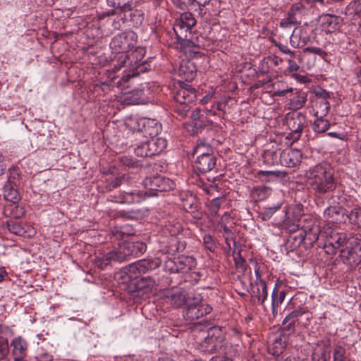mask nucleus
<instances>
[{"mask_svg": "<svg viewBox=\"0 0 361 361\" xmlns=\"http://www.w3.org/2000/svg\"><path fill=\"white\" fill-rule=\"evenodd\" d=\"M330 128V121L326 116L315 117L312 123V129L316 133H324Z\"/></svg>", "mask_w": 361, "mask_h": 361, "instance_id": "obj_36", "label": "nucleus"}, {"mask_svg": "<svg viewBox=\"0 0 361 361\" xmlns=\"http://www.w3.org/2000/svg\"><path fill=\"white\" fill-rule=\"evenodd\" d=\"M277 283L271 294V306L274 311L279 305H281L285 300L286 292V290L279 291L278 293Z\"/></svg>", "mask_w": 361, "mask_h": 361, "instance_id": "obj_41", "label": "nucleus"}, {"mask_svg": "<svg viewBox=\"0 0 361 361\" xmlns=\"http://www.w3.org/2000/svg\"><path fill=\"white\" fill-rule=\"evenodd\" d=\"M178 75L185 81H192L196 76V66L190 61H182Z\"/></svg>", "mask_w": 361, "mask_h": 361, "instance_id": "obj_25", "label": "nucleus"}, {"mask_svg": "<svg viewBox=\"0 0 361 361\" xmlns=\"http://www.w3.org/2000/svg\"><path fill=\"white\" fill-rule=\"evenodd\" d=\"M195 292L188 293L183 289H176L169 291L166 296L165 300L174 307H180L183 305H187L189 297Z\"/></svg>", "mask_w": 361, "mask_h": 361, "instance_id": "obj_13", "label": "nucleus"}, {"mask_svg": "<svg viewBox=\"0 0 361 361\" xmlns=\"http://www.w3.org/2000/svg\"><path fill=\"white\" fill-rule=\"evenodd\" d=\"M352 249L356 250L361 253V234L358 233L350 236L348 240V245Z\"/></svg>", "mask_w": 361, "mask_h": 361, "instance_id": "obj_50", "label": "nucleus"}, {"mask_svg": "<svg viewBox=\"0 0 361 361\" xmlns=\"http://www.w3.org/2000/svg\"><path fill=\"white\" fill-rule=\"evenodd\" d=\"M203 243L205 247L209 251H214L216 245L213 237L210 235H204L203 237Z\"/></svg>", "mask_w": 361, "mask_h": 361, "instance_id": "obj_58", "label": "nucleus"}, {"mask_svg": "<svg viewBox=\"0 0 361 361\" xmlns=\"http://www.w3.org/2000/svg\"><path fill=\"white\" fill-rule=\"evenodd\" d=\"M226 341L221 330L211 329L208 336L200 343V347L202 352L213 353L224 348Z\"/></svg>", "mask_w": 361, "mask_h": 361, "instance_id": "obj_4", "label": "nucleus"}, {"mask_svg": "<svg viewBox=\"0 0 361 361\" xmlns=\"http://www.w3.org/2000/svg\"><path fill=\"white\" fill-rule=\"evenodd\" d=\"M252 297L257 299L258 304L264 305L268 297L267 286L264 281L255 282L252 290Z\"/></svg>", "mask_w": 361, "mask_h": 361, "instance_id": "obj_28", "label": "nucleus"}, {"mask_svg": "<svg viewBox=\"0 0 361 361\" xmlns=\"http://www.w3.org/2000/svg\"><path fill=\"white\" fill-rule=\"evenodd\" d=\"M233 258H234V261L235 262L237 268H240V269H242L243 270H244L245 269V260L243 259V258L242 257V256L240 255V252H233Z\"/></svg>", "mask_w": 361, "mask_h": 361, "instance_id": "obj_62", "label": "nucleus"}, {"mask_svg": "<svg viewBox=\"0 0 361 361\" xmlns=\"http://www.w3.org/2000/svg\"><path fill=\"white\" fill-rule=\"evenodd\" d=\"M281 203H279L274 207L266 209V210L261 214L262 219L264 221L269 220L272 216V215L281 208Z\"/></svg>", "mask_w": 361, "mask_h": 361, "instance_id": "obj_54", "label": "nucleus"}, {"mask_svg": "<svg viewBox=\"0 0 361 361\" xmlns=\"http://www.w3.org/2000/svg\"><path fill=\"white\" fill-rule=\"evenodd\" d=\"M4 212L6 216L13 219H20L25 214L23 207L17 204V202H11L6 205Z\"/></svg>", "mask_w": 361, "mask_h": 361, "instance_id": "obj_33", "label": "nucleus"}, {"mask_svg": "<svg viewBox=\"0 0 361 361\" xmlns=\"http://www.w3.org/2000/svg\"><path fill=\"white\" fill-rule=\"evenodd\" d=\"M341 256L350 267H355L361 262V252L349 246L341 250Z\"/></svg>", "mask_w": 361, "mask_h": 361, "instance_id": "obj_24", "label": "nucleus"}, {"mask_svg": "<svg viewBox=\"0 0 361 361\" xmlns=\"http://www.w3.org/2000/svg\"><path fill=\"white\" fill-rule=\"evenodd\" d=\"M115 198L116 200L114 201L116 202L121 204H133L141 202L144 199V195L142 192L134 190L130 192H122Z\"/></svg>", "mask_w": 361, "mask_h": 361, "instance_id": "obj_22", "label": "nucleus"}, {"mask_svg": "<svg viewBox=\"0 0 361 361\" xmlns=\"http://www.w3.org/2000/svg\"><path fill=\"white\" fill-rule=\"evenodd\" d=\"M341 18L333 14H322L318 18L322 30L326 33H332L338 30Z\"/></svg>", "mask_w": 361, "mask_h": 361, "instance_id": "obj_17", "label": "nucleus"}, {"mask_svg": "<svg viewBox=\"0 0 361 361\" xmlns=\"http://www.w3.org/2000/svg\"><path fill=\"white\" fill-rule=\"evenodd\" d=\"M178 272L187 273L196 267L195 259L191 256L180 255L176 257Z\"/></svg>", "mask_w": 361, "mask_h": 361, "instance_id": "obj_27", "label": "nucleus"}, {"mask_svg": "<svg viewBox=\"0 0 361 361\" xmlns=\"http://www.w3.org/2000/svg\"><path fill=\"white\" fill-rule=\"evenodd\" d=\"M279 25L283 29H289L294 26H298V24L294 21L289 16H286V18L281 20Z\"/></svg>", "mask_w": 361, "mask_h": 361, "instance_id": "obj_56", "label": "nucleus"}, {"mask_svg": "<svg viewBox=\"0 0 361 361\" xmlns=\"http://www.w3.org/2000/svg\"><path fill=\"white\" fill-rule=\"evenodd\" d=\"M190 109L188 104H178L175 106V111L181 117L185 118Z\"/></svg>", "mask_w": 361, "mask_h": 361, "instance_id": "obj_57", "label": "nucleus"}, {"mask_svg": "<svg viewBox=\"0 0 361 361\" xmlns=\"http://www.w3.org/2000/svg\"><path fill=\"white\" fill-rule=\"evenodd\" d=\"M315 98L312 101V111L314 117L327 116L330 110V93L324 89L314 91Z\"/></svg>", "mask_w": 361, "mask_h": 361, "instance_id": "obj_6", "label": "nucleus"}, {"mask_svg": "<svg viewBox=\"0 0 361 361\" xmlns=\"http://www.w3.org/2000/svg\"><path fill=\"white\" fill-rule=\"evenodd\" d=\"M139 0H106L107 4L121 12L126 13L130 10L135 4H137Z\"/></svg>", "mask_w": 361, "mask_h": 361, "instance_id": "obj_32", "label": "nucleus"}, {"mask_svg": "<svg viewBox=\"0 0 361 361\" xmlns=\"http://www.w3.org/2000/svg\"><path fill=\"white\" fill-rule=\"evenodd\" d=\"M304 9L305 6L302 3H295L293 4L288 10L287 16L291 18L299 25L301 22Z\"/></svg>", "mask_w": 361, "mask_h": 361, "instance_id": "obj_35", "label": "nucleus"}, {"mask_svg": "<svg viewBox=\"0 0 361 361\" xmlns=\"http://www.w3.org/2000/svg\"><path fill=\"white\" fill-rule=\"evenodd\" d=\"M307 312V307H299L298 309L293 310L290 313L286 315L283 321V324L284 325L286 324V329L288 330L293 329L295 327L296 319L299 317H301Z\"/></svg>", "mask_w": 361, "mask_h": 361, "instance_id": "obj_30", "label": "nucleus"}, {"mask_svg": "<svg viewBox=\"0 0 361 361\" xmlns=\"http://www.w3.org/2000/svg\"><path fill=\"white\" fill-rule=\"evenodd\" d=\"M347 9L349 11L354 12L355 15L361 17V0H355L350 3Z\"/></svg>", "mask_w": 361, "mask_h": 361, "instance_id": "obj_55", "label": "nucleus"}, {"mask_svg": "<svg viewBox=\"0 0 361 361\" xmlns=\"http://www.w3.org/2000/svg\"><path fill=\"white\" fill-rule=\"evenodd\" d=\"M157 267H158V264L153 259H140L129 264L126 267V273L128 274L130 280L137 279L141 275L149 270L154 269Z\"/></svg>", "mask_w": 361, "mask_h": 361, "instance_id": "obj_10", "label": "nucleus"}, {"mask_svg": "<svg viewBox=\"0 0 361 361\" xmlns=\"http://www.w3.org/2000/svg\"><path fill=\"white\" fill-rule=\"evenodd\" d=\"M135 153L137 156L140 157H152L153 154L150 149V147L147 142V140L138 145L135 149Z\"/></svg>", "mask_w": 361, "mask_h": 361, "instance_id": "obj_45", "label": "nucleus"}, {"mask_svg": "<svg viewBox=\"0 0 361 361\" xmlns=\"http://www.w3.org/2000/svg\"><path fill=\"white\" fill-rule=\"evenodd\" d=\"M304 52H308L319 55L324 57L326 55V52L319 47H310L304 49Z\"/></svg>", "mask_w": 361, "mask_h": 361, "instance_id": "obj_63", "label": "nucleus"}, {"mask_svg": "<svg viewBox=\"0 0 361 361\" xmlns=\"http://www.w3.org/2000/svg\"><path fill=\"white\" fill-rule=\"evenodd\" d=\"M302 154L297 149L288 148L282 151L281 164L286 167H295L301 162Z\"/></svg>", "mask_w": 361, "mask_h": 361, "instance_id": "obj_15", "label": "nucleus"}, {"mask_svg": "<svg viewBox=\"0 0 361 361\" xmlns=\"http://www.w3.org/2000/svg\"><path fill=\"white\" fill-rule=\"evenodd\" d=\"M216 159L214 154H200L195 161L194 169L202 173L212 171L216 166Z\"/></svg>", "mask_w": 361, "mask_h": 361, "instance_id": "obj_18", "label": "nucleus"}, {"mask_svg": "<svg viewBox=\"0 0 361 361\" xmlns=\"http://www.w3.org/2000/svg\"><path fill=\"white\" fill-rule=\"evenodd\" d=\"M165 230L171 235H178L181 229V225L178 221L176 220L168 221L164 225Z\"/></svg>", "mask_w": 361, "mask_h": 361, "instance_id": "obj_47", "label": "nucleus"}, {"mask_svg": "<svg viewBox=\"0 0 361 361\" xmlns=\"http://www.w3.org/2000/svg\"><path fill=\"white\" fill-rule=\"evenodd\" d=\"M143 185L149 191H168L173 188L174 183L169 178L161 176H153L143 180Z\"/></svg>", "mask_w": 361, "mask_h": 361, "instance_id": "obj_12", "label": "nucleus"}, {"mask_svg": "<svg viewBox=\"0 0 361 361\" xmlns=\"http://www.w3.org/2000/svg\"><path fill=\"white\" fill-rule=\"evenodd\" d=\"M176 257L169 259L165 262V269L170 273H178Z\"/></svg>", "mask_w": 361, "mask_h": 361, "instance_id": "obj_60", "label": "nucleus"}, {"mask_svg": "<svg viewBox=\"0 0 361 361\" xmlns=\"http://www.w3.org/2000/svg\"><path fill=\"white\" fill-rule=\"evenodd\" d=\"M11 347L12 348L13 361L25 359L27 353L28 343L24 338L20 336L15 337L11 342Z\"/></svg>", "mask_w": 361, "mask_h": 361, "instance_id": "obj_16", "label": "nucleus"}, {"mask_svg": "<svg viewBox=\"0 0 361 361\" xmlns=\"http://www.w3.org/2000/svg\"><path fill=\"white\" fill-rule=\"evenodd\" d=\"M183 207L185 211L192 213L195 218L200 219L201 215L198 212L197 202L194 197L190 196L185 200L183 202Z\"/></svg>", "mask_w": 361, "mask_h": 361, "instance_id": "obj_37", "label": "nucleus"}, {"mask_svg": "<svg viewBox=\"0 0 361 361\" xmlns=\"http://www.w3.org/2000/svg\"><path fill=\"white\" fill-rule=\"evenodd\" d=\"M115 255L112 251H109L106 254H99L96 257L95 264L100 269H104L108 264L112 262H116Z\"/></svg>", "mask_w": 361, "mask_h": 361, "instance_id": "obj_38", "label": "nucleus"}, {"mask_svg": "<svg viewBox=\"0 0 361 361\" xmlns=\"http://www.w3.org/2000/svg\"><path fill=\"white\" fill-rule=\"evenodd\" d=\"M306 176L311 188L319 194L332 192L336 188L334 170L326 162L310 168L307 171Z\"/></svg>", "mask_w": 361, "mask_h": 361, "instance_id": "obj_2", "label": "nucleus"}, {"mask_svg": "<svg viewBox=\"0 0 361 361\" xmlns=\"http://www.w3.org/2000/svg\"><path fill=\"white\" fill-rule=\"evenodd\" d=\"M8 231L16 235L23 236L25 233V230L23 226L17 221H10L7 222Z\"/></svg>", "mask_w": 361, "mask_h": 361, "instance_id": "obj_48", "label": "nucleus"}, {"mask_svg": "<svg viewBox=\"0 0 361 361\" xmlns=\"http://www.w3.org/2000/svg\"><path fill=\"white\" fill-rule=\"evenodd\" d=\"M155 285L156 281L151 276L142 277L135 283V286L137 290H144L146 291L152 290Z\"/></svg>", "mask_w": 361, "mask_h": 361, "instance_id": "obj_42", "label": "nucleus"}, {"mask_svg": "<svg viewBox=\"0 0 361 361\" xmlns=\"http://www.w3.org/2000/svg\"><path fill=\"white\" fill-rule=\"evenodd\" d=\"M135 123V126L128 124L132 129L142 133L145 137H156L161 129V123L155 119L149 118H141L136 121H131Z\"/></svg>", "mask_w": 361, "mask_h": 361, "instance_id": "obj_7", "label": "nucleus"}, {"mask_svg": "<svg viewBox=\"0 0 361 361\" xmlns=\"http://www.w3.org/2000/svg\"><path fill=\"white\" fill-rule=\"evenodd\" d=\"M196 25V19L190 12L183 13L173 23V31L177 39H185L191 35L192 28Z\"/></svg>", "mask_w": 361, "mask_h": 361, "instance_id": "obj_5", "label": "nucleus"}, {"mask_svg": "<svg viewBox=\"0 0 361 361\" xmlns=\"http://www.w3.org/2000/svg\"><path fill=\"white\" fill-rule=\"evenodd\" d=\"M257 176L263 181L270 182L275 178H279L281 176L279 171H259Z\"/></svg>", "mask_w": 361, "mask_h": 361, "instance_id": "obj_46", "label": "nucleus"}, {"mask_svg": "<svg viewBox=\"0 0 361 361\" xmlns=\"http://www.w3.org/2000/svg\"><path fill=\"white\" fill-rule=\"evenodd\" d=\"M324 249L325 252L329 255H334L336 250L343 247L344 245H348V238L345 233H338L330 230L326 232L324 236Z\"/></svg>", "mask_w": 361, "mask_h": 361, "instance_id": "obj_8", "label": "nucleus"}, {"mask_svg": "<svg viewBox=\"0 0 361 361\" xmlns=\"http://www.w3.org/2000/svg\"><path fill=\"white\" fill-rule=\"evenodd\" d=\"M346 219H348L351 224L357 227H361V207H356L352 209L350 212H348Z\"/></svg>", "mask_w": 361, "mask_h": 361, "instance_id": "obj_40", "label": "nucleus"}, {"mask_svg": "<svg viewBox=\"0 0 361 361\" xmlns=\"http://www.w3.org/2000/svg\"><path fill=\"white\" fill-rule=\"evenodd\" d=\"M123 179L124 178L121 176L106 179L105 183L106 190L110 191L118 187L121 184V182Z\"/></svg>", "mask_w": 361, "mask_h": 361, "instance_id": "obj_51", "label": "nucleus"}, {"mask_svg": "<svg viewBox=\"0 0 361 361\" xmlns=\"http://www.w3.org/2000/svg\"><path fill=\"white\" fill-rule=\"evenodd\" d=\"M129 245L133 251L132 256H139L146 250V245L142 242H129Z\"/></svg>", "mask_w": 361, "mask_h": 361, "instance_id": "obj_49", "label": "nucleus"}, {"mask_svg": "<svg viewBox=\"0 0 361 361\" xmlns=\"http://www.w3.org/2000/svg\"><path fill=\"white\" fill-rule=\"evenodd\" d=\"M116 262H123L128 259V257L132 256L133 251L131 250L129 242L123 241L118 244V247L112 250Z\"/></svg>", "mask_w": 361, "mask_h": 361, "instance_id": "obj_29", "label": "nucleus"}, {"mask_svg": "<svg viewBox=\"0 0 361 361\" xmlns=\"http://www.w3.org/2000/svg\"><path fill=\"white\" fill-rule=\"evenodd\" d=\"M195 148H197L198 149H203V148H205L206 151H212L211 145L205 139L198 140Z\"/></svg>", "mask_w": 361, "mask_h": 361, "instance_id": "obj_64", "label": "nucleus"}, {"mask_svg": "<svg viewBox=\"0 0 361 361\" xmlns=\"http://www.w3.org/2000/svg\"><path fill=\"white\" fill-rule=\"evenodd\" d=\"M271 193V188L267 186H257L252 191V197L255 201H262L267 198Z\"/></svg>", "mask_w": 361, "mask_h": 361, "instance_id": "obj_39", "label": "nucleus"}, {"mask_svg": "<svg viewBox=\"0 0 361 361\" xmlns=\"http://www.w3.org/2000/svg\"><path fill=\"white\" fill-rule=\"evenodd\" d=\"M221 201L220 198H214L209 205V209L212 215H216L221 207Z\"/></svg>", "mask_w": 361, "mask_h": 361, "instance_id": "obj_59", "label": "nucleus"}, {"mask_svg": "<svg viewBox=\"0 0 361 361\" xmlns=\"http://www.w3.org/2000/svg\"><path fill=\"white\" fill-rule=\"evenodd\" d=\"M286 122L293 140H298L306 123L305 115L301 112L288 113L286 116Z\"/></svg>", "mask_w": 361, "mask_h": 361, "instance_id": "obj_9", "label": "nucleus"}, {"mask_svg": "<svg viewBox=\"0 0 361 361\" xmlns=\"http://www.w3.org/2000/svg\"><path fill=\"white\" fill-rule=\"evenodd\" d=\"M133 233L130 232L129 229L126 226L121 227L120 228H116L115 231H114V235L116 238H124L125 235H132Z\"/></svg>", "mask_w": 361, "mask_h": 361, "instance_id": "obj_61", "label": "nucleus"}, {"mask_svg": "<svg viewBox=\"0 0 361 361\" xmlns=\"http://www.w3.org/2000/svg\"><path fill=\"white\" fill-rule=\"evenodd\" d=\"M202 300L200 294L197 293L191 294L183 312L185 319L194 321L212 312V307L209 305L202 303Z\"/></svg>", "mask_w": 361, "mask_h": 361, "instance_id": "obj_3", "label": "nucleus"}, {"mask_svg": "<svg viewBox=\"0 0 361 361\" xmlns=\"http://www.w3.org/2000/svg\"><path fill=\"white\" fill-rule=\"evenodd\" d=\"M333 357L334 361H347L345 358V349L340 345L336 346Z\"/></svg>", "mask_w": 361, "mask_h": 361, "instance_id": "obj_52", "label": "nucleus"}, {"mask_svg": "<svg viewBox=\"0 0 361 361\" xmlns=\"http://www.w3.org/2000/svg\"><path fill=\"white\" fill-rule=\"evenodd\" d=\"M18 187L19 185H13L10 183H5L3 188V195L4 199L11 202H18L20 200Z\"/></svg>", "mask_w": 361, "mask_h": 361, "instance_id": "obj_31", "label": "nucleus"}, {"mask_svg": "<svg viewBox=\"0 0 361 361\" xmlns=\"http://www.w3.org/2000/svg\"><path fill=\"white\" fill-rule=\"evenodd\" d=\"M178 88L174 94V99L178 104L190 105L196 99V90L190 85L183 81L178 82Z\"/></svg>", "mask_w": 361, "mask_h": 361, "instance_id": "obj_11", "label": "nucleus"}, {"mask_svg": "<svg viewBox=\"0 0 361 361\" xmlns=\"http://www.w3.org/2000/svg\"><path fill=\"white\" fill-rule=\"evenodd\" d=\"M282 151L277 147H271L264 151L262 159L264 164L268 166L277 165L281 164V154Z\"/></svg>", "mask_w": 361, "mask_h": 361, "instance_id": "obj_26", "label": "nucleus"}, {"mask_svg": "<svg viewBox=\"0 0 361 361\" xmlns=\"http://www.w3.org/2000/svg\"><path fill=\"white\" fill-rule=\"evenodd\" d=\"M124 14L126 20L130 21L132 25L135 27L142 25L145 19L144 11L137 4H135L130 10Z\"/></svg>", "mask_w": 361, "mask_h": 361, "instance_id": "obj_21", "label": "nucleus"}, {"mask_svg": "<svg viewBox=\"0 0 361 361\" xmlns=\"http://www.w3.org/2000/svg\"><path fill=\"white\" fill-rule=\"evenodd\" d=\"M179 41H180V49L184 51L185 54L187 53H195L196 49L199 47L200 46L198 44H196L195 42H193L191 39L188 38V37H185V39H178Z\"/></svg>", "mask_w": 361, "mask_h": 361, "instance_id": "obj_43", "label": "nucleus"}, {"mask_svg": "<svg viewBox=\"0 0 361 361\" xmlns=\"http://www.w3.org/2000/svg\"><path fill=\"white\" fill-rule=\"evenodd\" d=\"M307 94L305 92L293 89L287 97L288 109L294 111L302 109L307 102Z\"/></svg>", "mask_w": 361, "mask_h": 361, "instance_id": "obj_20", "label": "nucleus"}, {"mask_svg": "<svg viewBox=\"0 0 361 361\" xmlns=\"http://www.w3.org/2000/svg\"><path fill=\"white\" fill-rule=\"evenodd\" d=\"M147 140L153 156L160 154L166 147V140L163 137H149Z\"/></svg>", "mask_w": 361, "mask_h": 361, "instance_id": "obj_34", "label": "nucleus"}, {"mask_svg": "<svg viewBox=\"0 0 361 361\" xmlns=\"http://www.w3.org/2000/svg\"><path fill=\"white\" fill-rule=\"evenodd\" d=\"M326 232L320 231L317 226H314L310 228L308 230H301L299 231L298 236L302 242L304 240H307L310 243H314L319 238H324Z\"/></svg>", "mask_w": 361, "mask_h": 361, "instance_id": "obj_23", "label": "nucleus"}, {"mask_svg": "<svg viewBox=\"0 0 361 361\" xmlns=\"http://www.w3.org/2000/svg\"><path fill=\"white\" fill-rule=\"evenodd\" d=\"M9 176L6 183L13 185H20L21 183L20 170L18 168L12 167L8 170Z\"/></svg>", "mask_w": 361, "mask_h": 361, "instance_id": "obj_44", "label": "nucleus"}, {"mask_svg": "<svg viewBox=\"0 0 361 361\" xmlns=\"http://www.w3.org/2000/svg\"><path fill=\"white\" fill-rule=\"evenodd\" d=\"M137 41V34L131 30L118 34L111 39L110 48L113 51L118 54L117 63L114 64L113 69L114 72L118 71L121 67L125 66L127 60L129 61L130 57L133 59L136 58L135 65L142 59L145 54V50L143 47H137L130 55L126 54L136 46Z\"/></svg>", "mask_w": 361, "mask_h": 361, "instance_id": "obj_1", "label": "nucleus"}, {"mask_svg": "<svg viewBox=\"0 0 361 361\" xmlns=\"http://www.w3.org/2000/svg\"><path fill=\"white\" fill-rule=\"evenodd\" d=\"M310 39V30L307 27H300L298 30L295 29L290 37V43L295 48L305 46Z\"/></svg>", "mask_w": 361, "mask_h": 361, "instance_id": "obj_19", "label": "nucleus"}, {"mask_svg": "<svg viewBox=\"0 0 361 361\" xmlns=\"http://www.w3.org/2000/svg\"><path fill=\"white\" fill-rule=\"evenodd\" d=\"M348 211L338 206H330L324 212L325 220L332 224H338L345 222Z\"/></svg>", "mask_w": 361, "mask_h": 361, "instance_id": "obj_14", "label": "nucleus"}, {"mask_svg": "<svg viewBox=\"0 0 361 361\" xmlns=\"http://www.w3.org/2000/svg\"><path fill=\"white\" fill-rule=\"evenodd\" d=\"M9 353L8 341L6 338H0V360L4 359Z\"/></svg>", "mask_w": 361, "mask_h": 361, "instance_id": "obj_53", "label": "nucleus"}]
</instances>
